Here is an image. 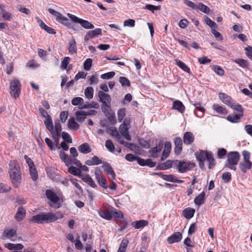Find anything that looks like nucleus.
I'll return each mask as SVG.
<instances>
[{
  "instance_id": "f704fd0d",
  "label": "nucleus",
  "mask_w": 252,
  "mask_h": 252,
  "mask_svg": "<svg viewBox=\"0 0 252 252\" xmlns=\"http://www.w3.org/2000/svg\"><path fill=\"white\" fill-rule=\"evenodd\" d=\"M68 172L74 176L78 177L81 176V169L77 168L74 166H71L68 169Z\"/></svg>"
},
{
  "instance_id": "f8f14e48",
  "label": "nucleus",
  "mask_w": 252,
  "mask_h": 252,
  "mask_svg": "<svg viewBox=\"0 0 252 252\" xmlns=\"http://www.w3.org/2000/svg\"><path fill=\"white\" fill-rule=\"evenodd\" d=\"M163 143L162 141H160L156 147L151 148L149 151V153L150 154V157L156 158L158 157V153H160L162 149Z\"/></svg>"
},
{
  "instance_id": "58836bf2",
  "label": "nucleus",
  "mask_w": 252,
  "mask_h": 252,
  "mask_svg": "<svg viewBox=\"0 0 252 252\" xmlns=\"http://www.w3.org/2000/svg\"><path fill=\"white\" fill-rule=\"evenodd\" d=\"M206 160L209 162V168L212 169L215 165V159L213 158V154L211 152H210L208 156H207Z\"/></svg>"
},
{
  "instance_id": "4c0bfd02",
  "label": "nucleus",
  "mask_w": 252,
  "mask_h": 252,
  "mask_svg": "<svg viewBox=\"0 0 252 252\" xmlns=\"http://www.w3.org/2000/svg\"><path fill=\"white\" fill-rule=\"evenodd\" d=\"M84 94L86 97L89 99H92L94 95V89L92 87H87L84 91Z\"/></svg>"
},
{
  "instance_id": "ea45409f",
  "label": "nucleus",
  "mask_w": 252,
  "mask_h": 252,
  "mask_svg": "<svg viewBox=\"0 0 252 252\" xmlns=\"http://www.w3.org/2000/svg\"><path fill=\"white\" fill-rule=\"evenodd\" d=\"M29 168H30V175L31 176L32 179L33 181H35L37 179L38 174H37V171L35 167V165H34V166H31L29 167Z\"/></svg>"
},
{
  "instance_id": "f257e3e1",
  "label": "nucleus",
  "mask_w": 252,
  "mask_h": 252,
  "mask_svg": "<svg viewBox=\"0 0 252 252\" xmlns=\"http://www.w3.org/2000/svg\"><path fill=\"white\" fill-rule=\"evenodd\" d=\"M63 217V215L60 212H57L55 214L42 213L32 216L31 221L37 223H50L54 222L59 219H62Z\"/></svg>"
},
{
  "instance_id": "c9c22d12",
  "label": "nucleus",
  "mask_w": 252,
  "mask_h": 252,
  "mask_svg": "<svg viewBox=\"0 0 252 252\" xmlns=\"http://www.w3.org/2000/svg\"><path fill=\"white\" fill-rule=\"evenodd\" d=\"M99 214L101 217L107 220H111L112 218V213L108 210L99 211Z\"/></svg>"
},
{
  "instance_id": "6ab92c4d",
  "label": "nucleus",
  "mask_w": 252,
  "mask_h": 252,
  "mask_svg": "<svg viewBox=\"0 0 252 252\" xmlns=\"http://www.w3.org/2000/svg\"><path fill=\"white\" fill-rule=\"evenodd\" d=\"M68 51L70 54H73L77 53V46L76 41L74 37H72L68 43Z\"/></svg>"
},
{
  "instance_id": "6e6d98bb",
  "label": "nucleus",
  "mask_w": 252,
  "mask_h": 252,
  "mask_svg": "<svg viewBox=\"0 0 252 252\" xmlns=\"http://www.w3.org/2000/svg\"><path fill=\"white\" fill-rule=\"evenodd\" d=\"M231 179V175L230 172H226L223 173L222 179L225 183L229 182Z\"/></svg>"
},
{
  "instance_id": "dca6fc26",
  "label": "nucleus",
  "mask_w": 252,
  "mask_h": 252,
  "mask_svg": "<svg viewBox=\"0 0 252 252\" xmlns=\"http://www.w3.org/2000/svg\"><path fill=\"white\" fill-rule=\"evenodd\" d=\"M26 210L23 207H20L14 216L15 219L18 221H22L26 216Z\"/></svg>"
},
{
  "instance_id": "9d476101",
  "label": "nucleus",
  "mask_w": 252,
  "mask_h": 252,
  "mask_svg": "<svg viewBox=\"0 0 252 252\" xmlns=\"http://www.w3.org/2000/svg\"><path fill=\"white\" fill-rule=\"evenodd\" d=\"M240 155L238 152H230L227 154L228 163L237 164L239 161Z\"/></svg>"
},
{
  "instance_id": "39448f33",
  "label": "nucleus",
  "mask_w": 252,
  "mask_h": 252,
  "mask_svg": "<svg viewBox=\"0 0 252 252\" xmlns=\"http://www.w3.org/2000/svg\"><path fill=\"white\" fill-rule=\"evenodd\" d=\"M10 94L11 96L16 98L20 93V83L19 80L14 79L10 82Z\"/></svg>"
},
{
  "instance_id": "09e8293b",
  "label": "nucleus",
  "mask_w": 252,
  "mask_h": 252,
  "mask_svg": "<svg viewBox=\"0 0 252 252\" xmlns=\"http://www.w3.org/2000/svg\"><path fill=\"white\" fill-rule=\"evenodd\" d=\"M125 158L127 160L130 162L136 160L138 162L139 158H141L135 156V155L131 154H127L126 155Z\"/></svg>"
},
{
  "instance_id": "0eeeda50",
  "label": "nucleus",
  "mask_w": 252,
  "mask_h": 252,
  "mask_svg": "<svg viewBox=\"0 0 252 252\" xmlns=\"http://www.w3.org/2000/svg\"><path fill=\"white\" fill-rule=\"evenodd\" d=\"M42 117L46 119L44 121V123L46 128L51 132L54 131L53 128V124L51 116L47 113V111H40Z\"/></svg>"
},
{
  "instance_id": "f03ea898",
  "label": "nucleus",
  "mask_w": 252,
  "mask_h": 252,
  "mask_svg": "<svg viewBox=\"0 0 252 252\" xmlns=\"http://www.w3.org/2000/svg\"><path fill=\"white\" fill-rule=\"evenodd\" d=\"M10 178L15 188H18L21 182V172L20 165L16 160L10 161L9 163Z\"/></svg>"
},
{
  "instance_id": "c85d7f7f",
  "label": "nucleus",
  "mask_w": 252,
  "mask_h": 252,
  "mask_svg": "<svg viewBox=\"0 0 252 252\" xmlns=\"http://www.w3.org/2000/svg\"><path fill=\"white\" fill-rule=\"evenodd\" d=\"M252 166V163H248L245 162H240L239 163V167L241 171L245 173L247 170L250 169Z\"/></svg>"
},
{
  "instance_id": "4be33fe9",
  "label": "nucleus",
  "mask_w": 252,
  "mask_h": 252,
  "mask_svg": "<svg viewBox=\"0 0 252 252\" xmlns=\"http://www.w3.org/2000/svg\"><path fill=\"white\" fill-rule=\"evenodd\" d=\"M67 125L69 129L73 130H77L80 127L79 125L75 122V119L72 117L68 120Z\"/></svg>"
},
{
  "instance_id": "393cba45",
  "label": "nucleus",
  "mask_w": 252,
  "mask_h": 252,
  "mask_svg": "<svg viewBox=\"0 0 252 252\" xmlns=\"http://www.w3.org/2000/svg\"><path fill=\"white\" fill-rule=\"evenodd\" d=\"M78 149L82 154H88L91 152V149L87 143H84L79 146Z\"/></svg>"
},
{
  "instance_id": "6e6552de",
  "label": "nucleus",
  "mask_w": 252,
  "mask_h": 252,
  "mask_svg": "<svg viewBox=\"0 0 252 252\" xmlns=\"http://www.w3.org/2000/svg\"><path fill=\"white\" fill-rule=\"evenodd\" d=\"M46 196L47 198L49 199L52 202L55 204H58L57 208L61 207V205L60 201V199L57 195L50 189H47L46 191Z\"/></svg>"
},
{
  "instance_id": "9b49d317",
  "label": "nucleus",
  "mask_w": 252,
  "mask_h": 252,
  "mask_svg": "<svg viewBox=\"0 0 252 252\" xmlns=\"http://www.w3.org/2000/svg\"><path fill=\"white\" fill-rule=\"evenodd\" d=\"M96 111H76V120L79 122H82L86 116L95 115Z\"/></svg>"
},
{
  "instance_id": "7ed1b4c3",
  "label": "nucleus",
  "mask_w": 252,
  "mask_h": 252,
  "mask_svg": "<svg viewBox=\"0 0 252 252\" xmlns=\"http://www.w3.org/2000/svg\"><path fill=\"white\" fill-rule=\"evenodd\" d=\"M219 96L220 99L231 109L234 110H243L241 105L234 102L231 97L226 94L220 93Z\"/></svg>"
},
{
  "instance_id": "de8ad7c7",
  "label": "nucleus",
  "mask_w": 252,
  "mask_h": 252,
  "mask_svg": "<svg viewBox=\"0 0 252 252\" xmlns=\"http://www.w3.org/2000/svg\"><path fill=\"white\" fill-rule=\"evenodd\" d=\"M235 62L242 67L248 68V63L245 60L242 59H237L235 60Z\"/></svg>"
},
{
  "instance_id": "a878e982",
  "label": "nucleus",
  "mask_w": 252,
  "mask_h": 252,
  "mask_svg": "<svg viewBox=\"0 0 252 252\" xmlns=\"http://www.w3.org/2000/svg\"><path fill=\"white\" fill-rule=\"evenodd\" d=\"M195 213V210L191 208H188L183 211V215L187 219H190L193 217Z\"/></svg>"
},
{
  "instance_id": "c03bdc74",
  "label": "nucleus",
  "mask_w": 252,
  "mask_h": 252,
  "mask_svg": "<svg viewBox=\"0 0 252 252\" xmlns=\"http://www.w3.org/2000/svg\"><path fill=\"white\" fill-rule=\"evenodd\" d=\"M119 81L123 87H129L130 85V81L125 77H120Z\"/></svg>"
},
{
  "instance_id": "774afa93",
  "label": "nucleus",
  "mask_w": 252,
  "mask_h": 252,
  "mask_svg": "<svg viewBox=\"0 0 252 252\" xmlns=\"http://www.w3.org/2000/svg\"><path fill=\"white\" fill-rule=\"evenodd\" d=\"M188 24H189V22L186 19H181L179 21V26H180V27L181 28H182V29L186 28L187 27V26L188 25Z\"/></svg>"
},
{
  "instance_id": "a211bd4d",
  "label": "nucleus",
  "mask_w": 252,
  "mask_h": 252,
  "mask_svg": "<svg viewBox=\"0 0 252 252\" xmlns=\"http://www.w3.org/2000/svg\"><path fill=\"white\" fill-rule=\"evenodd\" d=\"M16 230L14 229H5L1 235V238L3 239H11L12 237L16 236Z\"/></svg>"
},
{
  "instance_id": "c756f323",
  "label": "nucleus",
  "mask_w": 252,
  "mask_h": 252,
  "mask_svg": "<svg viewBox=\"0 0 252 252\" xmlns=\"http://www.w3.org/2000/svg\"><path fill=\"white\" fill-rule=\"evenodd\" d=\"M205 193L204 192L199 194L194 199V203L196 205L200 206L204 202Z\"/></svg>"
},
{
  "instance_id": "e433bc0d",
  "label": "nucleus",
  "mask_w": 252,
  "mask_h": 252,
  "mask_svg": "<svg viewBox=\"0 0 252 252\" xmlns=\"http://www.w3.org/2000/svg\"><path fill=\"white\" fill-rule=\"evenodd\" d=\"M80 24L85 29H92L94 28V26L92 24L90 23L88 21L82 19L80 21Z\"/></svg>"
},
{
  "instance_id": "bf43d9fd",
  "label": "nucleus",
  "mask_w": 252,
  "mask_h": 252,
  "mask_svg": "<svg viewBox=\"0 0 252 252\" xmlns=\"http://www.w3.org/2000/svg\"><path fill=\"white\" fill-rule=\"evenodd\" d=\"M145 8L154 13L155 10H159L160 6H155L152 4H147L145 5Z\"/></svg>"
},
{
  "instance_id": "864d4df0",
  "label": "nucleus",
  "mask_w": 252,
  "mask_h": 252,
  "mask_svg": "<svg viewBox=\"0 0 252 252\" xmlns=\"http://www.w3.org/2000/svg\"><path fill=\"white\" fill-rule=\"evenodd\" d=\"M242 155L243 156L244 161L243 162L252 163L250 160V153L247 151H243L242 152Z\"/></svg>"
},
{
  "instance_id": "473e14b6",
  "label": "nucleus",
  "mask_w": 252,
  "mask_h": 252,
  "mask_svg": "<svg viewBox=\"0 0 252 252\" xmlns=\"http://www.w3.org/2000/svg\"><path fill=\"white\" fill-rule=\"evenodd\" d=\"M175 62L176 64L184 71L190 73V69L183 62L178 59H175Z\"/></svg>"
},
{
  "instance_id": "423d86ee",
  "label": "nucleus",
  "mask_w": 252,
  "mask_h": 252,
  "mask_svg": "<svg viewBox=\"0 0 252 252\" xmlns=\"http://www.w3.org/2000/svg\"><path fill=\"white\" fill-rule=\"evenodd\" d=\"M210 152L206 151L200 150L199 152H196L195 156L196 159L199 162V165L201 169H203L205 167L204 162L207 159Z\"/></svg>"
},
{
  "instance_id": "f3484780",
  "label": "nucleus",
  "mask_w": 252,
  "mask_h": 252,
  "mask_svg": "<svg viewBox=\"0 0 252 252\" xmlns=\"http://www.w3.org/2000/svg\"><path fill=\"white\" fill-rule=\"evenodd\" d=\"M194 139V137L191 132H186L184 134L183 141L185 144H191Z\"/></svg>"
},
{
  "instance_id": "338daca9",
  "label": "nucleus",
  "mask_w": 252,
  "mask_h": 252,
  "mask_svg": "<svg viewBox=\"0 0 252 252\" xmlns=\"http://www.w3.org/2000/svg\"><path fill=\"white\" fill-rule=\"evenodd\" d=\"M211 32L217 39L219 40H222V37L221 35L216 30V29H211Z\"/></svg>"
},
{
  "instance_id": "5fc2aeb1",
  "label": "nucleus",
  "mask_w": 252,
  "mask_h": 252,
  "mask_svg": "<svg viewBox=\"0 0 252 252\" xmlns=\"http://www.w3.org/2000/svg\"><path fill=\"white\" fill-rule=\"evenodd\" d=\"M115 74V72L111 71L104 73L101 75V78L103 79H109L113 78Z\"/></svg>"
},
{
  "instance_id": "bb28decb",
  "label": "nucleus",
  "mask_w": 252,
  "mask_h": 252,
  "mask_svg": "<svg viewBox=\"0 0 252 252\" xmlns=\"http://www.w3.org/2000/svg\"><path fill=\"white\" fill-rule=\"evenodd\" d=\"M148 224V221L146 220H140L138 221H134L132 223V226L135 229H138L143 227Z\"/></svg>"
},
{
  "instance_id": "49530a36",
  "label": "nucleus",
  "mask_w": 252,
  "mask_h": 252,
  "mask_svg": "<svg viewBox=\"0 0 252 252\" xmlns=\"http://www.w3.org/2000/svg\"><path fill=\"white\" fill-rule=\"evenodd\" d=\"M93 61L91 59H87L84 63L83 67L85 70L88 71L90 70L92 65Z\"/></svg>"
},
{
  "instance_id": "4d7b16f0",
  "label": "nucleus",
  "mask_w": 252,
  "mask_h": 252,
  "mask_svg": "<svg viewBox=\"0 0 252 252\" xmlns=\"http://www.w3.org/2000/svg\"><path fill=\"white\" fill-rule=\"evenodd\" d=\"M70 61V59L68 57H65L62 62L61 67L63 69H67V65Z\"/></svg>"
},
{
  "instance_id": "0e129e2a",
  "label": "nucleus",
  "mask_w": 252,
  "mask_h": 252,
  "mask_svg": "<svg viewBox=\"0 0 252 252\" xmlns=\"http://www.w3.org/2000/svg\"><path fill=\"white\" fill-rule=\"evenodd\" d=\"M68 111H62L60 114V119L63 123H64L68 118Z\"/></svg>"
},
{
  "instance_id": "8fccbe9b",
  "label": "nucleus",
  "mask_w": 252,
  "mask_h": 252,
  "mask_svg": "<svg viewBox=\"0 0 252 252\" xmlns=\"http://www.w3.org/2000/svg\"><path fill=\"white\" fill-rule=\"evenodd\" d=\"M105 146L106 148L111 152H113L115 151V146L110 140H107L105 142Z\"/></svg>"
},
{
  "instance_id": "a18cd8bd",
  "label": "nucleus",
  "mask_w": 252,
  "mask_h": 252,
  "mask_svg": "<svg viewBox=\"0 0 252 252\" xmlns=\"http://www.w3.org/2000/svg\"><path fill=\"white\" fill-rule=\"evenodd\" d=\"M205 23H206V25L209 26L211 28V29L217 28V25L216 23L215 22L211 20L208 17H206V18H205Z\"/></svg>"
},
{
  "instance_id": "603ef678",
  "label": "nucleus",
  "mask_w": 252,
  "mask_h": 252,
  "mask_svg": "<svg viewBox=\"0 0 252 252\" xmlns=\"http://www.w3.org/2000/svg\"><path fill=\"white\" fill-rule=\"evenodd\" d=\"M213 69L214 71L219 75L222 76L224 75V70L219 65H213Z\"/></svg>"
},
{
  "instance_id": "1a4fd4ad",
  "label": "nucleus",
  "mask_w": 252,
  "mask_h": 252,
  "mask_svg": "<svg viewBox=\"0 0 252 252\" xmlns=\"http://www.w3.org/2000/svg\"><path fill=\"white\" fill-rule=\"evenodd\" d=\"M194 166L195 164L193 162L181 161L180 164L178 165V170L181 173H185L194 167Z\"/></svg>"
},
{
  "instance_id": "69168bd1",
  "label": "nucleus",
  "mask_w": 252,
  "mask_h": 252,
  "mask_svg": "<svg viewBox=\"0 0 252 252\" xmlns=\"http://www.w3.org/2000/svg\"><path fill=\"white\" fill-rule=\"evenodd\" d=\"M11 189L10 187H8L7 185L2 183H0V193L7 192Z\"/></svg>"
},
{
  "instance_id": "412c9836",
  "label": "nucleus",
  "mask_w": 252,
  "mask_h": 252,
  "mask_svg": "<svg viewBox=\"0 0 252 252\" xmlns=\"http://www.w3.org/2000/svg\"><path fill=\"white\" fill-rule=\"evenodd\" d=\"M99 105L97 102H92L90 103L89 102L84 103V102L82 104H81V106H80V109H89V108H95L98 109L99 108Z\"/></svg>"
},
{
  "instance_id": "cd10ccee",
  "label": "nucleus",
  "mask_w": 252,
  "mask_h": 252,
  "mask_svg": "<svg viewBox=\"0 0 252 252\" xmlns=\"http://www.w3.org/2000/svg\"><path fill=\"white\" fill-rule=\"evenodd\" d=\"M241 112H243V111H240ZM243 113L240 114H236L231 115H229L227 116V119L228 121L232 122V123H237L239 121V120L241 117L243 116Z\"/></svg>"
},
{
  "instance_id": "2eb2a0df",
  "label": "nucleus",
  "mask_w": 252,
  "mask_h": 252,
  "mask_svg": "<svg viewBox=\"0 0 252 252\" xmlns=\"http://www.w3.org/2000/svg\"><path fill=\"white\" fill-rule=\"evenodd\" d=\"M138 163L141 166H148L150 167H154L156 165V162L153 161L150 158H148L146 159H144L142 158H139Z\"/></svg>"
},
{
  "instance_id": "5701e85b",
  "label": "nucleus",
  "mask_w": 252,
  "mask_h": 252,
  "mask_svg": "<svg viewBox=\"0 0 252 252\" xmlns=\"http://www.w3.org/2000/svg\"><path fill=\"white\" fill-rule=\"evenodd\" d=\"M57 21L58 22L61 23L62 24L66 26L67 27L73 29L74 30H75V29L73 28V26L69 21L68 19L65 17L63 16V15H62L60 17H58V20Z\"/></svg>"
},
{
  "instance_id": "680f3d73",
  "label": "nucleus",
  "mask_w": 252,
  "mask_h": 252,
  "mask_svg": "<svg viewBox=\"0 0 252 252\" xmlns=\"http://www.w3.org/2000/svg\"><path fill=\"white\" fill-rule=\"evenodd\" d=\"M94 173L96 180H99L100 179L102 178L103 177H104L103 175L102 171L98 167L96 168Z\"/></svg>"
},
{
  "instance_id": "7c9ffc66",
  "label": "nucleus",
  "mask_w": 252,
  "mask_h": 252,
  "mask_svg": "<svg viewBox=\"0 0 252 252\" xmlns=\"http://www.w3.org/2000/svg\"><path fill=\"white\" fill-rule=\"evenodd\" d=\"M155 174L159 176L165 181L172 182L174 183L175 177L174 176V175L172 174L164 175L161 173H155Z\"/></svg>"
},
{
  "instance_id": "13d9d810",
  "label": "nucleus",
  "mask_w": 252,
  "mask_h": 252,
  "mask_svg": "<svg viewBox=\"0 0 252 252\" xmlns=\"http://www.w3.org/2000/svg\"><path fill=\"white\" fill-rule=\"evenodd\" d=\"M62 137L63 139L67 143H72V139L68 133L63 131L62 133Z\"/></svg>"
},
{
  "instance_id": "72a5a7b5",
  "label": "nucleus",
  "mask_w": 252,
  "mask_h": 252,
  "mask_svg": "<svg viewBox=\"0 0 252 252\" xmlns=\"http://www.w3.org/2000/svg\"><path fill=\"white\" fill-rule=\"evenodd\" d=\"M172 109L176 110H184L185 107L181 101L177 100L173 102Z\"/></svg>"
},
{
  "instance_id": "a19ab883",
  "label": "nucleus",
  "mask_w": 252,
  "mask_h": 252,
  "mask_svg": "<svg viewBox=\"0 0 252 252\" xmlns=\"http://www.w3.org/2000/svg\"><path fill=\"white\" fill-rule=\"evenodd\" d=\"M88 35H90L91 38L101 34V29L99 28L95 29V30L90 31L88 32Z\"/></svg>"
},
{
  "instance_id": "79ce46f5",
  "label": "nucleus",
  "mask_w": 252,
  "mask_h": 252,
  "mask_svg": "<svg viewBox=\"0 0 252 252\" xmlns=\"http://www.w3.org/2000/svg\"><path fill=\"white\" fill-rule=\"evenodd\" d=\"M197 8L199 9L200 11L206 14L209 13L210 11V8L207 6L205 5L201 2H199L198 3Z\"/></svg>"
},
{
  "instance_id": "aec40b11",
  "label": "nucleus",
  "mask_w": 252,
  "mask_h": 252,
  "mask_svg": "<svg viewBox=\"0 0 252 252\" xmlns=\"http://www.w3.org/2000/svg\"><path fill=\"white\" fill-rule=\"evenodd\" d=\"M105 115L108 118L110 123L112 125H114L116 123V119L115 118L114 111H103Z\"/></svg>"
},
{
  "instance_id": "2f4dec72",
  "label": "nucleus",
  "mask_w": 252,
  "mask_h": 252,
  "mask_svg": "<svg viewBox=\"0 0 252 252\" xmlns=\"http://www.w3.org/2000/svg\"><path fill=\"white\" fill-rule=\"evenodd\" d=\"M6 247L9 250H20L23 248V245L21 244H14L12 243H7L5 245Z\"/></svg>"
},
{
  "instance_id": "b1692460",
  "label": "nucleus",
  "mask_w": 252,
  "mask_h": 252,
  "mask_svg": "<svg viewBox=\"0 0 252 252\" xmlns=\"http://www.w3.org/2000/svg\"><path fill=\"white\" fill-rule=\"evenodd\" d=\"M102 163V161L97 156H94L91 160H87L85 161L86 164L91 166L94 165H98Z\"/></svg>"
},
{
  "instance_id": "e2e57ef3",
  "label": "nucleus",
  "mask_w": 252,
  "mask_h": 252,
  "mask_svg": "<svg viewBox=\"0 0 252 252\" xmlns=\"http://www.w3.org/2000/svg\"><path fill=\"white\" fill-rule=\"evenodd\" d=\"M67 15L72 20V22L75 23L80 24L82 19H80L76 17V16L71 14L70 13H67Z\"/></svg>"
},
{
  "instance_id": "20e7f679",
  "label": "nucleus",
  "mask_w": 252,
  "mask_h": 252,
  "mask_svg": "<svg viewBox=\"0 0 252 252\" xmlns=\"http://www.w3.org/2000/svg\"><path fill=\"white\" fill-rule=\"evenodd\" d=\"M98 96L99 100L102 102L101 110H108L111 107V97L110 96L101 91L98 93Z\"/></svg>"
},
{
  "instance_id": "ddd939ff",
  "label": "nucleus",
  "mask_w": 252,
  "mask_h": 252,
  "mask_svg": "<svg viewBox=\"0 0 252 252\" xmlns=\"http://www.w3.org/2000/svg\"><path fill=\"white\" fill-rule=\"evenodd\" d=\"M182 239V234L180 232H174L171 236L167 238V242L171 244L175 242H180Z\"/></svg>"
},
{
  "instance_id": "37998d69",
  "label": "nucleus",
  "mask_w": 252,
  "mask_h": 252,
  "mask_svg": "<svg viewBox=\"0 0 252 252\" xmlns=\"http://www.w3.org/2000/svg\"><path fill=\"white\" fill-rule=\"evenodd\" d=\"M83 101L84 99L82 97H76L72 99L71 103L74 106L78 105V107L80 109V106H81V104L83 103Z\"/></svg>"
},
{
  "instance_id": "052dcab7",
  "label": "nucleus",
  "mask_w": 252,
  "mask_h": 252,
  "mask_svg": "<svg viewBox=\"0 0 252 252\" xmlns=\"http://www.w3.org/2000/svg\"><path fill=\"white\" fill-rule=\"evenodd\" d=\"M97 181L99 184V186H100L102 188L105 189H107L108 187L107 186V180L104 177H103L102 178L100 179L99 180H97Z\"/></svg>"
},
{
  "instance_id": "3c124183",
  "label": "nucleus",
  "mask_w": 252,
  "mask_h": 252,
  "mask_svg": "<svg viewBox=\"0 0 252 252\" xmlns=\"http://www.w3.org/2000/svg\"><path fill=\"white\" fill-rule=\"evenodd\" d=\"M55 133L57 135H60L62 131V126L59 120H56L55 122Z\"/></svg>"
},
{
  "instance_id": "4468645a",
  "label": "nucleus",
  "mask_w": 252,
  "mask_h": 252,
  "mask_svg": "<svg viewBox=\"0 0 252 252\" xmlns=\"http://www.w3.org/2000/svg\"><path fill=\"white\" fill-rule=\"evenodd\" d=\"M102 168L103 169V170L105 172H106L107 174L111 176L112 179L114 180L115 179L116 174L112 167L109 163L103 162Z\"/></svg>"
}]
</instances>
